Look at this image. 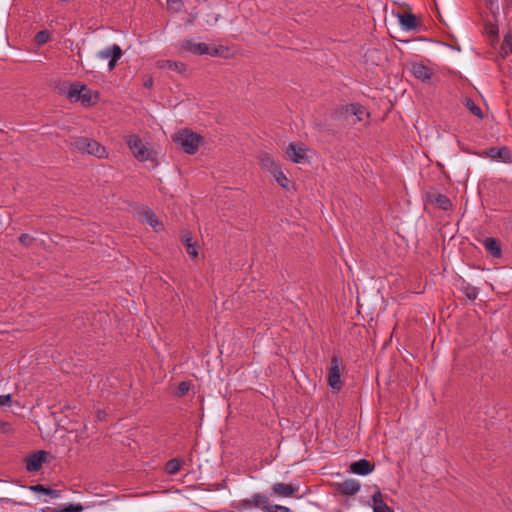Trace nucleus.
I'll return each instance as SVG.
<instances>
[{
    "instance_id": "f257e3e1",
    "label": "nucleus",
    "mask_w": 512,
    "mask_h": 512,
    "mask_svg": "<svg viewBox=\"0 0 512 512\" xmlns=\"http://www.w3.org/2000/svg\"><path fill=\"white\" fill-rule=\"evenodd\" d=\"M62 93L73 102H81L84 106L94 105L98 100V95L93 94L86 85L79 82L63 83L60 87Z\"/></svg>"
},
{
    "instance_id": "f03ea898",
    "label": "nucleus",
    "mask_w": 512,
    "mask_h": 512,
    "mask_svg": "<svg viewBox=\"0 0 512 512\" xmlns=\"http://www.w3.org/2000/svg\"><path fill=\"white\" fill-rule=\"evenodd\" d=\"M126 143L131 150L133 156L141 162L154 160L155 153L149 147L147 143H144L143 140L138 135H129L126 139Z\"/></svg>"
},
{
    "instance_id": "7ed1b4c3",
    "label": "nucleus",
    "mask_w": 512,
    "mask_h": 512,
    "mask_svg": "<svg viewBox=\"0 0 512 512\" xmlns=\"http://www.w3.org/2000/svg\"><path fill=\"white\" fill-rule=\"evenodd\" d=\"M201 136L189 129H182L173 136V141L187 154H194L199 147Z\"/></svg>"
},
{
    "instance_id": "20e7f679",
    "label": "nucleus",
    "mask_w": 512,
    "mask_h": 512,
    "mask_svg": "<svg viewBox=\"0 0 512 512\" xmlns=\"http://www.w3.org/2000/svg\"><path fill=\"white\" fill-rule=\"evenodd\" d=\"M71 145L74 149L82 152L87 153L89 155H93L99 159L105 158L107 156V152L104 146H102L99 142L81 137L76 138Z\"/></svg>"
},
{
    "instance_id": "39448f33",
    "label": "nucleus",
    "mask_w": 512,
    "mask_h": 512,
    "mask_svg": "<svg viewBox=\"0 0 512 512\" xmlns=\"http://www.w3.org/2000/svg\"><path fill=\"white\" fill-rule=\"evenodd\" d=\"M181 48L196 55L208 54L226 57L228 54V49L222 46L215 47L206 43H195L192 40H184L181 44Z\"/></svg>"
},
{
    "instance_id": "423d86ee",
    "label": "nucleus",
    "mask_w": 512,
    "mask_h": 512,
    "mask_svg": "<svg viewBox=\"0 0 512 512\" xmlns=\"http://www.w3.org/2000/svg\"><path fill=\"white\" fill-rule=\"evenodd\" d=\"M240 511L252 510L262 507L263 510L271 512L268 506V498L264 494L256 493L251 498L241 499L235 506Z\"/></svg>"
},
{
    "instance_id": "0eeeda50",
    "label": "nucleus",
    "mask_w": 512,
    "mask_h": 512,
    "mask_svg": "<svg viewBox=\"0 0 512 512\" xmlns=\"http://www.w3.org/2000/svg\"><path fill=\"white\" fill-rule=\"evenodd\" d=\"M330 368L328 371V384L333 390H340L341 383V366L342 359L338 355H333L331 357Z\"/></svg>"
},
{
    "instance_id": "6e6552de",
    "label": "nucleus",
    "mask_w": 512,
    "mask_h": 512,
    "mask_svg": "<svg viewBox=\"0 0 512 512\" xmlns=\"http://www.w3.org/2000/svg\"><path fill=\"white\" fill-rule=\"evenodd\" d=\"M48 457V452L44 450L36 451L25 459V468L29 472H36L39 471L43 465V463L46 462Z\"/></svg>"
},
{
    "instance_id": "1a4fd4ad",
    "label": "nucleus",
    "mask_w": 512,
    "mask_h": 512,
    "mask_svg": "<svg viewBox=\"0 0 512 512\" xmlns=\"http://www.w3.org/2000/svg\"><path fill=\"white\" fill-rule=\"evenodd\" d=\"M288 158L294 163H304L307 159L306 149L302 145L290 143L286 148Z\"/></svg>"
},
{
    "instance_id": "9d476101",
    "label": "nucleus",
    "mask_w": 512,
    "mask_h": 512,
    "mask_svg": "<svg viewBox=\"0 0 512 512\" xmlns=\"http://www.w3.org/2000/svg\"><path fill=\"white\" fill-rule=\"evenodd\" d=\"M121 56L122 50L120 46L116 44L106 47L98 53V57L102 60H108V64H116V62L121 58Z\"/></svg>"
},
{
    "instance_id": "9b49d317",
    "label": "nucleus",
    "mask_w": 512,
    "mask_h": 512,
    "mask_svg": "<svg viewBox=\"0 0 512 512\" xmlns=\"http://www.w3.org/2000/svg\"><path fill=\"white\" fill-rule=\"evenodd\" d=\"M373 469L374 466L366 459H361L350 465V471L361 476L368 475Z\"/></svg>"
},
{
    "instance_id": "f8f14e48",
    "label": "nucleus",
    "mask_w": 512,
    "mask_h": 512,
    "mask_svg": "<svg viewBox=\"0 0 512 512\" xmlns=\"http://www.w3.org/2000/svg\"><path fill=\"white\" fill-rule=\"evenodd\" d=\"M343 112L346 115L355 116L357 121H362L364 119V116H369L368 112L366 111V108L360 105L359 103H352L346 105L343 108Z\"/></svg>"
},
{
    "instance_id": "ddd939ff",
    "label": "nucleus",
    "mask_w": 512,
    "mask_h": 512,
    "mask_svg": "<svg viewBox=\"0 0 512 512\" xmlns=\"http://www.w3.org/2000/svg\"><path fill=\"white\" fill-rule=\"evenodd\" d=\"M407 68L413 76L423 82H428L433 75L429 66H407Z\"/></svg>"
},
{
    "instance_id": "4468645a",
    "label": "nucleus",
    "mask_w": 512,
    "mask_h": 512,
    "mask_svg": "<svg viewBox=\"0 0 512 512\" xmlns=\"http://www.w3.org/2000/svg\"><path fill=\"white\" fill-rule=\"evenodd\" d=\"M371 500L373 512H393V510L384 502L383 495L379 489L373 493Z\"/></svg>"
},
{
    "instance_id": "2eb2a0df",
    "label": "nucleus",
    "mask_w": 512,
    "mask_h": 512,
    "mask_svg": "<svg viewBox=\"0 0 512 512\" xmlns=\"http://www.w3.org/2000/svg\"><path fill=\"white\" fill-rule=\"evenodd\" d=\"M272 490L278 496L291 497L298 491V488L292 484L276 483L272 486Z\"/></svg>"
},
{
    "instance_id": "dca6fc26",
    "label": "nucleus",
    "mask_w": 512,
    "mask_h": 512,
    "mask_svg": "<svg viewBox=\"0 0 512 512\" xmlns=\"http://www.w3.org/2000/svg\"><path fill=\"white\" fill-rule=\"evenodd\" d=\"M486 155L491 158L501 159L505 163H510L512 161L511 152L506 147H501V148L492 147L486 152Z\"/></svg>"
},
{
    "instance_id": "f3484780",
    "label": "nucleus",
    "mask_w": 512,
    "mask_h": 512,
    "mask_svg": "<svg viewBox=\"0 0 512 512\" xmlns=\"http://www.w3.org/2000/svg\"><path fill=\"white\" fill-rule=\"evenodd\" d=\"M140 218L143 222L153 227L155 231H158L162 227V224L159 222L154 212L149 208H144L141 211Z\"/></svg>"
},
{
    "instance_id": "a211bd4d",
    "label": "nucleus",
    "mask_w": 512,
    "mask_h": 512,
    "mask_svg": "<svg viewBox=\"0 0 512 512\" xmlns=\"http://www.w3.org/2000/svg\"><path fill=\"white\" fill-rule=\"evenodd\" d=\"M483 246L485 250L493 257H500L502 254L500 243L495 238L488 237L484 239Z\"/></svg>"
},
{
    "instance_id": "6ab92c4d",
    "label": "nucleus",
    "mask_w": 512,
    "mask_h": 512,
    "mask_svg": "<svg viewBox=\"0 0 512 512\" xmlns=\"http://www.w3.org/2000/svg\"><path fill=\"white\" fill-rule=\"evenodd\" d=\"M399 22L406 30H414L418 25L416 17L411 13L400 14Z\"/></svg>"
},
{
    "instance_id": "aec40b11",
    "label": "nucleus",
    "mask_w": 512,
    "mask_h": 512,
    "mask_svg": "<svg viewBox=\"0 0 512 512\" xmlns=\"http://www.w3.org/2000/svg\"><path fill=\"white\" fill-rule=\"evenodd\" d=\"M340 487L346 495H355L360 490V484L356 480H345Z\"/></svg>"
},
{
    "instance_id": "412c9836",
    "label": "nucleus",
    "mask_w": 512,
    "mask_h": 512,
    "mask_svg": "<svg viewBox=\"0 0 512 512\" xmlns=\"http://www.w3.org/2000/svg\"><path fill=\"white\" fill-rule=\"evenodd\" d=\"M182 466V461L178 458L169 460L165 465V471L169 475H175L179 472Z\"/></svg>"
},
{
    "instance_id": "4be33fe9",
    "label": "nucleus",
    "mask_w": 512,
    "mask_h": 512,
    "mask_svg": "<svg viewBox=\"0 0 512 512\" xmlns=\"http://www.w3.org/2000/svg\"><path fill=\"white\" fill-rule=\"evenodd\" d=\"M29 489L33 492L44 493V494L50 495L54 498L59 497V492L57 490L51 489L49 487H45L42 484L32 485L29 487Z\"/></svg>"
},
{
    "instance_id": "5701e85b",
    "label": "nucleus",
    "mask_w": 512,
    "mask_h": 512,
    "mask_svg": "<svg viewBox=\"0 0 512 512\" xmlns=\"http://www.w3.org/2000/svg\"><path fill=\"white\" fill-rule=\"evenodd\" d=\"M512 53V35L511 33H507L504 36L503 43L501 45L500 54L505 57L508 54Z\"/></svg>"
},
{
    "instance_id": "b1692460",
    "label": "nucleus",
    "mask_w": 512,
    "mask_h": 512,
    "mask_svg": "<svg viewBox=\"0 0 512 512\" xmlns=\"http://www.w3.org/2000/svg\"><path fill=\"white\" fill-rule=\"evenodd\" d=\"M260 162H261L262 167L269 170L271 173L273 171H275V168H278V166L275 163V161L273 160V158L271 156H269L268 154H263L260 157Z\"/></svg>"
},
{
    "instance_id": "393cba45",
    "label": "nucleus",
    "mask_w": 512,
    "mask_h": 512,
    "mask_svg": "<svg viewBox=\"0 0 512 512\" xmlns=\"http://www.w3.org/2000/svg\"><path fill=\"white\" fill-rule=\"evenodd\" d=\"M49 40L50 32L48 30H41L34 37V42L37 44V46H42L46 44Z\"/></svg>"
},
{
    "instance_id": "a878e982",
    "label": "nucleus",
    "mask_w": 512,
    "mask_h": 512,
    "mask_svg": "<svg viewBox=\"0 0 512 512\" xmlns=\"http://www.w3.org/2000/svg\"><path fill=\"white\" fill-rule=\"evenodd\" d=\"M465 106L473 115L479 117L480 119L483 118L481 109L471 99H465Z\"/></svg>"
},
{
    "instance_id": "bb28decb",
    "label": "nucleus",
    "mask_w": 512,
    "mask_h": 512,
    "mask_svg": "<svg viewBox=\"0 0 512 512\" xmlns=\"http://www.w3.org/2000/svg\"><path fill=\"white\" fill-rule=\"evenodd\" d=\"M272 174L274 175L276 181L278 182L279 185H281L282 187H286L287 186V183H288V179L287 177L283 174V172L278 168H275V171L272 172Z\"/></svg>"
},
{
    "instance_id": "cd10ccee",
    "label": "nucleus",
    "mask_w": 512,
    "mask_h": 512,
    "mask_svg": "<svg viewBox=\"0 0 512 512\" xmlns=\"http://www.w3.org/2000/svg\"><path fill=\"white\" fill-rule=\"evenodd\" d=\"M435 201L438 204V206L443 210H448L451 206L450 200L445 195L442 194L438 195Z\"/></svg>"
},
{
    "instance_id": "c85d7f7f",
    "label": "nucleus",
    "mask_w": 512,
    "mask_h": 512,
    "mask_svg": "<svg viewBox=\"0 0 512 512\" xmlns=\"http://www.w3.org/2000/svg\"><path fill=\"white\" fill-rule=\"evenodd\" d=\"M84 507L81 504H68L61 507L58 512H82Z\"/></svg>"
},
{
    "instance_id": "c756f323",
    "label": "nucleus",
    "mask_w": 512,
    "mask_h": 512,
    "mask_svg": "<svg viewBox=\"0 0 512 512\" xmlns=\"http://www.w3.org/2000/svg\"><path fill=\"white\" fill-rule=\"evenodd\" d=\"M190 382L182 381L178 384L176 395L179 397L184 396L190 389Z\"/></svg>"
},
{
    "instance_id": "7c9ffc66",
    "label": "nucleus",
    "mask_w": 512,
    "mask_h": 512,
    "mask_svg": "<svg viewBox=\"0 0 512 512\" xmlns=\"http://www.w3.org/2000/svg\"><path fill=\"white\" fill-rule=\"evenodd\" d=\"M12 402L11 394L0 395V407L9 406Z\"/></svg>"
},
{
    "instance_id": "2f4dec72",
    "label": "nucleus",
    "mask_w": 512,
    "mask_h": 512,
    "mask_svg": "<svg viewBox=\"0 0 512 512\" xmlns=\"http://www.w3.org/2000/svg\"><path fill=\"white\" fill-rule=\"evenodd\" d=\"M0 430L5 434H10L13 431L12 426L8 422L2 420H0Z\"/></svg>"
},
{
    "instance_id": "473e14b6",
    "label": "nucleus",
    "mask_w": 512,
    "mask_h": 512,
    "mask_svg": "<svg viewBox=\"0 0 512 512\" xmlns=\"http://www.w3.org/2000/svg\"><path fill=\"white\" fill-rule=\"evenodd\" d=\"M186 251L193 258H196L198 256V252H197L195 243L188 244L186 247Z\"/></svg>"
},
{
    "instance_id": "72a5a7b5",
    "label": "nucleus",
    "mask_w": 512,
    "mask_h": 512,
    "mask_svg": "<svg viewBox=\"0 0 512 512\" xmlns=\"http://www.w3.org/2000/svg\"><path fill=\"white\" fill-rule=\"evenodd\" d=\"M219 17L220 16L218 14L214 13L207 15L206 24L210 26L214 25L219 20Z\"/></svg>"
},
{
    "instance_id": "f704fd0d",
    "label": "nucleus",
    "mask_w": 512,
    "mask_h": 512,
    "mask_svg": "<svg viewBox=\"0 0 512 512\" xmlns=\"http://www.w3.org/2000/svg\"><path fill=\"white\" fill-rule=\"evenodd\" d=\"M32 240V237L28 234H22L19 237V241L25 246H29L32 243Z\"/></svg>"
},
{
    "instance_id": "c9c22d12",
    "label": "nucleus",
    "mask_w": 512,
    "mask_h": 512,
    "mask_svg": "<svg viewBox=\"0 0 512 512\" xmlns=\"http://www.w3.org/2000/svg\"><path fill=\"white\" fill-rule=\"evenodd\" d=\"M180 2H181V0H167L168 6L173 8L176 11L179 9Z\"/></svg>"
},
{
    "instance_id": "e433bc0d",
    "label": "nucleus",
    "mask_w": 512,
    "mask_h": 512,
    "mask_svg": "<svg viewBox=\"0 0 512 512\" xmlns=\"http://www.w3.org/2000/svg\"><path fill=\"white\" fill-rule=\"evenodd\" d=\"M182 241H183V243H184L185 247H187V245H188V244H192V243H194V242L192 241V238H191V236L189 235V233H185V234H183V235H182Z\"/></svg>"
},
{
    "instance_id": "4c0bfd02",
    "label": "nucleus",
    "mask_w": 512,
    "mask_h": 512,
    "mask_svg": "<svg viewBox=\"0 0 512 512\" xmlns=\"http://www.w3.org/2000/svg\"><path fill=\"white\" fill-rule=\"evenodd\" d=\"M152 85H153V80H152V78H151V77H149V78L145 79V81H144V86H145L146 88H151V87H152Z\"/></svg>"
},
{
    "instance_id": "58836bf2",
    "label": "nucleus",
    "mask_w": 512,
    "mask_h": 512,
    "mask_svg": "<svg viewBox=\"0 0 512 512\" xmlns=\"http://www.w3.org/2000/svg\"><path fill=\"white\" fill-rule=\"evenodd\" d=\"M167 64H172V62L171 61H167ZM176 64H177V62H173V65H176Z\"/></svg>"
}]
</instances>
